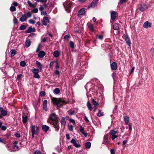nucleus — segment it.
<instances>
[{
	"label": "nucleus",
	"instance_id": "nucleus-1",
	"mask_svg": "<svg viewBox=\"0 0 154 154\" xmlns=\"http://www.w3.org/2000/svg\"><path fill=\"white\" fill-rule=\"evenodd\" d=\"M52 101L53 103L56 105L58 107H60L63 104H66V102L60 98H53Z\"/></svg>",
	"mask_w": 154,
	"mask_h": 154
},
{
	"label": "nucleus",
	"instance_id": "nucleus-2",
	"mask_svg": "<svg viewBox=\"0 0 154 154\" xmlns=\"http://www.w3.org/2000/svg\"><path fill=\"white\" fill-rule=\"evenodd\" d=\"M58 116L54 113L51 114L48 118L47 122L51 123V122H54L58 121Z\"/></svg>",
	"mask_w": 154,
	"mask_h": 154
},
{
	"label": "nucleus",
	"instance_id": "nucleus-3",
	"mask_svg": "<svg viewBox=\"0 0 154 154\" xmlns=\"http://www.w3.org/2000/svg\"><path fill=\"white\" fill-rule=\"evenodd\" d=\"M72 5L71 2L68 1H66L63 3V5L65 9L68 13H69L70 11V8Z\"/></svg>",
	"mask_w": 154,
	"mask_h": 154
},
{
	"label": "nucleus",
	"instance_id": "nucleus-4",
	"mask_svg": "<svg viewBox=\"0 0 154 154\" xmlns=\"http://www.w3.org/2000/svg\"><path fill=\"white\" fill-rule=\"evenodd\" d=\"M30 128H31L32 133H35L36 135L38 134L39 132V129L38 127L36 126L35 125H32Z\"/></svg>",
	"mask_w": 154,
	"mask_h": 154
},
{
	"label": "nucleus",
	"instance_id": "nucleus-5",
	"mask_svg": "<svg viewBox=\"0 0 154 154\" xmlns=\"http://www.w3.org/2000/svg\"><path fill=\"white\" fill-rule=\"evenodd\" d=\"M122 38L125 41L126 44L130 47L131 43V42L130 38L127 35H125L124 34L122 36Z\"/></svg>",
	"mask_w": 154,
	"mask_h": 154
},
{
	"label": "nucleus",
	"instance_id": "nucleus-6",
	"mask_svg": "<svg viewBox=\"0 0 154 154\" xmlns=\"http://www.w3.org/2000/svg\"><path fill=\"white\" fill-rule=\"evenodd\" d=\"M117 133V131L114 130H111L109 132V134L111 136V138L112 140H114L118 137V136L116 134Z\"/></svg>",
	"mask_w": 154,
	"mask_h": 154
},
{
	"label": "nucleus",
	"instance_id": "nucleus-7",
	"mask_svg": "<svg viewBox=\"0 0 154 154\" xmlns=\"http://www.w3.org/2000/svg\"><path fill=\"white\" fill-rule=\"evenodd\" d=\"M50 124L53 125V127L57 131H58L59 130L60 127L58 121L53 122H51V123Z\"/></svg>",
	"mask_w": 154,
	"mask_h": 154
},
{
	"label": "nucleus",
	"instance_id": "nucleus-8",
	"mask_svg": "<svg viewBox=\"0 0 154 154\" xmlns=\"http://www.w3.org/2000/svg\"><path fill=\"white\" fill-rule=\"evenodd\" d=\"M148 4H142L139 7V9L140 11L142 12L143 11L145 10L148 8Z\"/></svg>",
	"mask_w": 154,
	"mask_h": 154
},
{
	"label": "nucleus",
	"instance_id": "nucleus-9",
	"mask_svg": "<svg viewBox=\"0 0 154 154\" xmlns=\"http://www.w3.org/2000/svg\"><path fill=\"white\" fill-rule=\"evenodd\" d=\"M98 0H93L90 5L88 6L87 8H93L97 5Z\"/></svg>",
	"mask_w": 154,
	"mask_h": 154
},
{
	"label": "nucleus",
	"instance_id": "nucleus-10",
	"mask_svg": "<svg viewBox=\"0 0 154 154\" xmlns=\"http://www.w3.org/2000/svg\"><path fill=\"white\" fill-rule=\"evenodd\" d=\"M50 22L48 18L46 16L44 17L42 20V24L45 26L47 25V24Z\"/></svg>",
	"mask_w": 154,
	"mask_h": 154
},
{
	"label": "nucleus",
	"instance_id": "nucleus-11",
	"mask_svg": "<svg viewBox=\"0 0 154 154\" xmlns=\"http://www.w3.org/2000/svg\"><path fill=\"white\" fill-rule=\"evenodd\" d=\"M70 142L73 144L74 146L76 148H79L81 146V145L79 143V142L78 141H76V140L74 139H72Z\"/></svg>",
	"mask_w": 154,
	"mask_h": 154
},
{
	"label": "nucleus",
	"instance_id": "nucleus-12",
	"mask_svg": "<svg viewBox=\"0 0 154 154\" xmlns=\"http://www.w3.org/2000/svg\"><path fill=\"white\" fill-rule=\"evenodd\" d=\"M85 8H84L80 9L78 12V15L79 17H81L82 15L85 14Z\"/></svg>",
	"mask_w": 154,
	"mask_h": 154
},
{
	"label": "nucleus",
	"instance_id": "nucleus-13",
	"mask_svg": "<svg viewBox=\"0 0 154 154\" xmlns=\"http://www.w3.org/2000/svg\"><path fill=\"white\" fill-rule=\"evenodd\" d=\"M0 112L1 116H6L7 115V112L6 110L4 109L2 107L0 106Z\"/></svg>",
	"mask_w": 154,
	"mask_h": 154
},
{
	"label": "nucleus",
	"instance_id": "nucleus-14",
	"mask_svg": "<svg viewBox=\"0 0 154 154\" xmlns=\"http://www.w3.org/2000/svg\"><path fill=\"white\" fill-rule=\"evenodd\" d=\"M79 131H80L83 134L85 137H86L87 134L85 132V130L84 127L81 125L79 126Z\"/></svg>",
	"mask_w": 154,
	"mask_h": 154
},
{
	"label": "nucleus",
	"instance_id": "nucleus-15",
	"mask_svg": "<svg viewBox=\"0 0 154 154\" xmlns=\"http://www.w3.org/2000/svg\"><path fill=\"white\" fill-rule=\"evenodd\" d=\"M110 66L111 69L114 70H116L118 67L117 63L116 62H112Z\"/></svg>",
	"mask_w": 154,
	"mask_h": 154
},
{
	"label": "nucleus",
	"instance_id": "nucleus-16",
	"mask_svg": "<svg viewBox=\"0 0 154 154\" xmlns=\"http://www.w3.org/2000/svg\"><path fill=\"white\" fill-rule=\"evenodd\" d=\"M117 12L115 11H112L111 13V19L112 21H114L116 18Z\"/></svg>",
	"mask_w": 154,
	"mask_h": 154
},
{
	"label": "nucleus",
	"instance_id": "nucleus-17",
	"mask_svg": "<svg viewBox=\"0 0 154 154\" xmlns=\"http://www.w3.org/2000/svg\"><path fill=\"white\" fill-rule=\"evenodd\" d=\"M35 29L34 27H32L30 26L28 29L25 31L26 33H30L31 32H35Z\"/></svg>",
	"mask_w": 154,
	"mask_h": 154
},
{
	"label": "nucleus",
	"instance_id": "nucleus-18",
	"mask_svg": "<svg viewBox=\"0 0 154 154\" xmlns=\"http://www.w3.org/2000/svg\"><path fill=\"white\" fill-rule=\"evenodd\" d=\"M151 27V23H149L148 21H146L143 24V27L144 28H147L149 27Z\"/></svg>",
	"mask_w": 154,
	"mask_h": 154
},
{
	"label": "nucleus",
	"instance_id": "nucleus-19",
	"mask_svg": "<svg viewBox=\"0 0 154 154\" xmlns=\"http://www.w3.org/2000/svg\"><path fill=\"white\" fill-rule=\"evenodd\" d=\"M42 130L45 132L47 131L50 128L49 127L46 125H42Z\"/></svg>",
	"mask_w": 154,
	"mask_h": 154
},
{
	"label": "nucleus",
	"instance_id": "nucleus-20",
	"mask_svg": "<svg viewBox=\"0 0 154 154\" xmlns=\"http://www.w3.org/2000/svg\"><path fill=\"white\" fill-rule=\"evenodd\" d=\"M45 53L44 51H41L38 54V57L40 58H42L45 55Z\"/></svg>",
	"mask_w": 154,
	"mask_h": 154
},
{
	"label": "nucleus",
	"instance_id": "nucleus-21",
	"mask_svg": "<svg viewBox=\"0 0 154 154\" xmlns=\"http://www.w3.org/2000/svg\"><path fill=\"white\" fill-rule=\"evenodd\" d=\"M27 19L26 16L25 14H23L20 19V20L21 22H23L26 20Z\"/></svg>",
	"mask_w": 154,
	"mask_h": 154
},
{
	"label": "nucleus",
	"instance_id": "nucleus-22",
	"mask_svg": "<svg viewBox=\"0 0 154 154\" xmlns=\"http://www.w3.org/2000/svg\"><path fill=\"white\" fill-rule=\"evenodd\" d=\"M23 122L24 124L26 123L28 121V118L26 115H23L22 116Z\"/></svg>",
	"mask_w": 154,
	"mask_h": 154
},
{
	"label": "nucleus",
	"instance_id": "nucleus-23",
	"mask_svg": "<svg viewBox=\"0 0 154 154\" xmlns=\"http://www.w3.org/2000/svg\"><path fill=\"white\" fill-rule=\"evenodd\" d=\"M62 125L65 127L66 124V122L64 117H62L60 121Z\"/></svg>",
	"mask_w": 154,
	"mask_h": 154
},
{
	"label": "nucleus",
	"instance_id": "nucleus-24",
	"mask_svg": "<svg viewBox=\"0 0 154 154\" xmlns=\"http://www.w3.org/2000/svg\"><path fill=\"white\" fill-rule=\"evenodd\" d=\"M36 65L37 67L39 68L40 70H42L43 67L40 63L37 61L36 62Z\"/></svg>",
	"mask_w": 154,
	"mask_h": 154
},
{
	"label": "nucleus",
	"instance_id": "nucleus-25",
	"mask_svg": "<svg viewBox=\"0 0 154 154\" xmlns=\"http://www.w3.org/2000/svg\"><path fill=\"white\" fill-rule=\"evenodd\" d=\"M31 44V42L30 39H28L26 40L25 42V45L27 48L29 47L30 45Z\"/></svg>",
	"mask_w": 154,
	"mask_h": 154
},
{
	"label": "nucleus",
	"instance_id": "nucleus-26",
	"mask_svg": "<svg viewBox=\"0 0 154 154\" xmlns=\"http://www.w3.org/2000/svg\"><path fill=\"white\" fill-rule=\"evenodd\" d=\"M60 54V53L58 51H55L53 54L54 56L55 57H57Z\"/></svg>",
	"mask_w": 154,
	"mask_h": 154
},
{
	"label": "nucleus",
	"instance_id": "nucleus-27",
	"mask_svg": "<svg viewBox=\"0 0 154 154\" xmlns=\"http://www.w3.org/2000/svg\"><path fill=\"white\" fill-rule=\"evenodd\" d=\"M88 28L89 30L91 32H93L94 31V25L92 24H89L88 26Z\"/></svg>",
	"mask_w": 154,
	"mask_h": 154
},
{
	"label": "nucleus",
	"instance_id": "nucleus-28",
	"mask_svg": "<svg viewBox=\"0 0 154 154\" xmlns=\"http://www.w3.org/2000/svg\"><path fill=\"white\" fill-rule=\"evenodd\" d=\"M91 143L89 142H87L85 143V146L87 149H89L91 146Z\"/></svg>",
	"mask_w": 154,
	"mask_h": 154
},
{
	"label": "nucleus",
	"instance_id": "nucleus-29",
	"mask_svg": "<svg viewBox=\"0 0 154 154\" xmlns=\"http://www.w3.org/2000/svg\"><path fill=\"white\" fill-rule=\"evenodd\" d=\"M10 53L11 54V57H12L15 55L17 52L15 50L12 49L10 51Z\"/></svg>",
	"mask_w": 154,
	"mask_h": 154
},
{
	"label": "nucleus",
	"instance_id": "nucleus-30",
	"mask_svg": "<svg viewBox=\"0 0 154 154\" xmlns=\"http://www.w3.org/2000/svg\"><path fill=\"white\" fill-rule=\"evenodd\" d=\"M87 106L88 109L90 111H91L92 110V107L91 104L89 101H88L87 102Z\"/></svg>",
	"mask_w": 154,
	"mask_h": 154
},
{
	"label": "nucleus",
	"instance_id": "nucleus-31",
	"mask_svg": "<svg viewBox=\"0 0 154 154\" xmlns=\"http://www.w3.org/2000/svg\"><path fill=\"white\" fill-rule=\"evenodd\" d=\"M124 119L125 124H128L129 123V117L127 116H125L124 117Z\"/></svg>",
	"mask_w": 154,
	"mask_h": 154
},
{
	"label": "nucleus",
	"instance_id": "nucleus-32",
	"mask_svg": "<svg viewBox=\"0 0 154 154\" xmlns=\"http://www.w3.org/2000/svg\"><path fill=\"white\" fill-rule=\"evenodd\" d=\"M97 116L98 117H101L103 116L104 115V114L103 112H101V110L98 109V112L97 114Z\"/></svg>",
	"mask_w": 154,
	"mask_h": 154
},
{
	"label": "nucleus",
	"instance_id": "nucleus-33",
	"mask_svg": "<svg viewBox=\"0 0 154 154\" xmlns=\"http://www.w3.org/2000/svg\"><path fill=\"white\" fill-rule=\"evenodd\" d=\"M119 25L117 23H115L113 25V29L115 30H118L119 29Z\"/></svg>",
	"mask_w": 154,
	"mask_h": 154
},
{
	"label": "nucleus",
	"instance_id": "nucleus-34",
	"mask_svg": "<svg viewBox=\"0 0 154 154\" xmlns=\"http://www.w3.org/2000/svg\"><path fill=\"white\" fill-rule=\"evenodd\" d=\"M91 101L92 103L95 106H97L99 105V103L95 101V100L93 98L92 99Z\"/></svg>",
	"mask_w": 154,
	"mask_h": 154
},
{
	"label": "nucleus",
	"instance_id": "nucleus-35",
	"mask_svg": "<svg viewBox=\"0 0 154 154\" xmlns=\"http://www.w3.org/2000/svg\"><path fill=\"white\" fill-rule=\"evenodd\" d=\"M26 26L25 25H22L21 26L19 27V29L20 30H23L26 29Z\"/></svg>",
	"mask_w": 154,
	"mask_h": 154
},
{
	"label": "nucleus",
	"instance_id": "nucleus-36",
	"mask_svg": "<svg viewBox=\"0 0 154 154\" xmlns=\"http://www.w3.org/2000/svg\"><path fill=\"white\" fill-rule=\"evenodd\" d=\"M60 92V90L59 88H57L54 89V94H59Z\"/></svg>",
	"mask_w": 154,
	"mask_h": 154
},
{
	"label": "nucleus",
	"instance_id": "nucleus-37",
	"mask_svg": "<svg viewBox=\"0 0 154 154\" xmlns=\"http://www.w3.org/2000/svg\"><path fill=\"white\" fill-rule=\"evenodd\" d=\"M54 63V62L53 61H52L50 63V64H49L50 68L51 69H53V68Z\"/></svg>",
	"mask_w": 154,
	"mask_h": 154
},
{
	"label": "nucleus",
	"instance_id": "nucleus-38",
	"mask_svg": "<svg viewBox=\"0 0 154 154\" xmlns=\"http://www.w3.org/2000/svg\"><path fill=\"white\" fill-rule=\"evenodd\" d=\"M27 3L29 5L30 7H32L33 8H35V5L34 4H32L31 3V2L29 1H27Z\"/></svg>",
	"mask_w": 154,
	"mask_h": 154
},
{
	"label": "nucleus",
	"instance_id": "nucleus-39",
	"mask_svg": "<svg viewBox=\"0 0 154 154\" xmlns=\"http://www.w3.org/2000/svg\"><path fill=\"white\" fill-rule=\"evenodd\" d=\"M32 71L33 73H38L39 72L38 69H32Z\"/></svg>",
	"mask_w": 154,
	"mask_h": 154
},
{
	"label": "nucleus",
	"instance_id": "nucleus-40",
	"mask_svg": "<svg viewBox=\"0 0 154 154\" xmlns=\"http://www.w3.org/2000/svg\"><path fill=\"white\" fill-rule=\"evenodd\" d=\"M68 113L70 115H72L75 113V111L72 109H70L68 111Z\"/></svg>",
	"mask_w": 154,
	"mask_h": 154
},
{
	"label": "nucleus",
	"instance_id": "nucleus-41",
	"mask_svg": "<svg viewBox=\"0 0 154 154\" xmlns=\"http://www.w3.org/2000/svg\"><path fill=\"white\" fill-rule=\"evenodd\" d=\"M26 64V63L25 61H22L20 63V66L24 67L25 66Z\"/></svg>",
	"mask_w": 154,
	"mask_h": 154
},
{
	"label": "nucleus",
	"instance_id": "nucleus-42",
	"mask_svg": "<svg viewBox=\"0 0 154 154\" xmlns=\"http://www.w3.org/2000/svg\"><path fill=\"white\" fill-rule=\"evenodd\" d=\"M70 38V35L68 34L65 35L64 37V39L66 40H68L69 38Z\"/></svg>",
	"mask_w": 154,
	"mask_h": 154
},
{
	"label": "nucleus",
	"instance_id": "nucleus-43",
	"mask_svg": "<svg viewBox=\"0 0 154 154\" xmlns=\"http://www.w3.org/2000/svg\"><path fill=\"white\" fill-rule=\"evenodd\" d=\"M55 69H56L57 70L59 68V63L57 61H56L55 62Z\"/></svg>",
	"mask_w": 154,
	"mask_h": 154
},
{
	"label": "nucleus",
	"instance_id": "nucleus-44",
	"mask_svg": "<svg viewBox=\"0 0 154 154\" xmlns=\"http://www.w3.org/2000/svg\"><path fill=\"white\" fill-rule=\"evenodd\" d=\"M127 2V0H120L119 2V4L122 5L123 3L126 2Z\"/></svg>",
	"mask_w": 154,
	"mask_h": 154
},
{
	"label": "nucleus",
	"instance_id": "nucleus-45",
	"mask_svg": "<svg viewBox=\"0 0 154 154\" xmlns=\"http://www.w3.org/2000/svg\"><path fill=\"white\" fill-rule=\"evenodd\" d=\"M39 94L42 97L45 96L46 95L45 92L43 91H41L40 92Z\"/></svg>",
	"mask_w": 154,
	"mask_h": 154
},
{
	"label": "nucleus",
	"instance_id": "nucleus-46",
	"mask_svg": "<svg viewBox=\"0 0 154 154\" xmlns=\"http://www.w3.org/2000/svg\"><path fill=\"white\" fill-rule=\"evenodd\" d=\"M10 9L11 11L13 12L16 11V8L14 6H11L10 8Z\"/></svg>",
	"mask_w": 154,
	"mask_h": 154
},
{
	"label": "nucleus",
	"instance_id": "nucleus-47",
	"mask_svg": "<svg viewBox=\"0 0 154 154\" xmlns=\"http://www.w3.org/2000/svg\"><path fill=\"white\" fill-rule=\"evenodd\" d=\"M70 47L72 49H73L74 48V44L73 42L72 41L70 42Z\"/></svg>",
	"mask_w": 154,
	"mask_h": 154
},
{
	"label": "nucleus",
	"instance_id": "nucleus-48",
	"mask_svg": "<svg viewBox=\"0 0 154 154\" xmlns=\"http://www.w3.org/2000/svg\"><path fill=\"white\" fill-rule=\"evenodd\" d=\"M32 15V14L31 12H29L26 13V16L28 17H31Z\"/></svg>",
	"mask_w": 154,
	"mask_h": 154
},
{
	"label": "nucleus",
	"instance_id": "nucleus-49",
	"mask_svg": "<svg viewBox=\"0 0 154 154\" xmlns=\"http://www.w3.org/2000/svg\"><path fill=\"white\" fill-rule=\"evenodd\" d=\"M103 140L104 142L106 143L108 141V137L107 136H104L103 137Z\"/></svg>",
	"mask_w": 154,
	"mask_h": 154
},
{
	"label": "nucleus",
	"instance_id": "nucleus-50",
	"mask_svg": "<svg viewBox=\"0 0 154 154\" xmlns=\"http://www.w3.org/2000/svg\"><path fill=\"white\" fill-rule=\"evenodd\" d=\"M73 127L72 125H70L69 126V129L71 131H73Z\"/></svg>",
	"mask_w": 154,
	"mask_h": 154
},
{
	"label": "nucleus",
	"instance_id": "nucleus-51",
	"mask_svg": "<svg viewBox=\"0 0 154 154\" xmlns=\"http://www.w3.org/2000/svg\"><path fill=\"white\" fill-rule=\"evenodd\" d=\"M29 23L30 24H34L35 23V22L32 19H30L29 20Z\"/></svg>",
	"mask_w": 154,
	"mask_h": 154
},
{
	"label": "nucleus",
	"instance_id": "nucleus-52",
	"mask_svg": "<svg viewBox=\"0 0 154 154\" xmlns=\"http://www.w3.org/2000/svg\"><path fill=\"white\" fill-rule=\"evenodd\" d=\"M69 121L72 123L74 125H75V120L74 119H70L69 120Z\"/></svg>",
	"mask_w": 154,
	"mask_h": 154
},
{
	"label": "nucleus",
	"instance_id": "nucleus-53",
	"mask_svg": "<svg viewBox=\"0 0 154 154\" xmlns=\"http://www.w3.org/2000/svg\"><path fill=\"white\" fill-rule=\"evenodd\" d=\"M44 7L42 5H40V7L39 8V10L40 11H42L44 10Z\"/></svg>",
	"mask_w": 154,
	"mask_h": 154
},
{
	"label": "nucleus",
	"instance_id": "nucleus-54",
	"mask_svg": "<svg viewBox=\"0 0 154 154\" xmlns=\"http://www.w3.org/2000/svg\"><path fill=\"white\" fill-rule=\"evenodd\" d=\"M0 142L4 143L5 144L6 143L5 142V141L3 138L0 137Z\"/></svg>",
	"mask_w": 154,
	"mask_h": 154
},
{
	"label": "nucleus",
	"instance_id": "nucleus-55",
	"mask_svg": "<svg viewBox=\"0 0 154 154\" xmlns=\"http://www.w3.org/2000/svg\"><path fill=\"white\" fill-rule=\"evenodd\" d=\"M129 127V130L131 131L132 130V124L131 123H129L128 124Z\"/></svg>",
	"mask_w": 154,
	"mask_h": 154
},
{
	"label": "nucleus",
	"instance_id": "nucleus-56",
	"mask_svg": "<svg viewBox=\"0 0 154 154\" xmlns=\"http://www.w3.org/2000/svg\"><path fill=\"white\" fill-rule=\"evenodd\" d=\"M38 9L37 8H35L32 10V11L34 13H37L38 12Z\"/></svg>",
	"mask_w": 154,
	"mask_h": 154
},
{
	"label": "nucleus",
	"instance_id": "nucleus-57",
	"mask_svg": "<svg viewBox=\"0 0 154 154\" xmlns=\"http://www.w3.org/2000/svg\"><path fill=\"white\" fill-rule=\"evenodd\" d=\"M33 77L35 78H37V79H39L40 77V76L38 74H37L34 75Z\"/></svg>",
	"mask_w": 154,
	"mask_h": 154
},
{
	"label": "nucleus",
	"instance_id": "nucleus-58",
	"mask_svg": "<svg viewBox=\"0 0 154 154\" xmlns=\"http://www.w3.org/2000/svg\"><path fill=\"white\" fill-rule=\"evenodd\" d=\"M13 148L14 149H17L18 148V146L17 145V144H14L13 146Z\"/></svg>",
	"mask_w": 154,
	"mask_h": 154
},
{
	"label": "nucleus",
	"instance_id": "nucleus-59",
	"mask_svg": "<svg viewBox=\"0 0 154 154\" xmlns=\"http://www.w3.org/2000/svg\"><path fill=\"white\" fill-rule=\"evenodd\" d=\"M54 73L56 75H60V72L57 70L56 69L54 72Z\"/></svg>",
	"mask_w": 154,
	"mask_h": 154
},
{
	"label": "nucleus",
	"instance_id": "nucleus-60",
	"mask_svg": "<svg viewBox=\"0 0 154 154\" xmlns=\"http://www.w3.org/2000/svg\"><path fill=\"white\" fill-rule=\"evenodd\" d=\"M98 38L102 40L103 38V35H100L98 36Z\"/></svg>",
	"mask_w": 154,
	"mask_h": 154
},
{
	"label": "nucleus",
	"instance_id": "nucleus-61",
	"mask_svg": "<svg viewBox=\"0 0 154 154\" xmlns=\"http://www.w3.org/2000/svg\"><path fill=\"white\" fill-rule=\"evenodd\" d=\"M41 15H42L45 16L47 15V13L45 11H42L41 12Z\"/></svg>",
	"mask_w": 154,
	"mask_h": 154
},
{
	"label": "nucleus",
	"instance_id": "nucleus-62",
	"mask_svg": "<svg viewBox=\"0 0 154 154\" xmlns=\"http://www.w3.org/2000/svg\"><path fill=\"white\" fill-rule=\"evenodd\" d=\"M47 100H45L43 102V106L47 105Z\"/></svg>",
	"mask_w": 154,
	"mask_h": 154
},
{
	"label": "nucleus",
	"instance_id": "nucleus-63",
	"mask_svg": "<svg viewBox=\"0 0 154 154\" xmlns=\"http://www.w3.org/2000/svg\"><path fill=\"white\" fill-rule=\"evenodd\" d=\"M33 154H41V153L40 151L37 150L35 151Z\"/></svg>",
	"mask_w": 154,
	"mask_h": 154
},
{
	"label": "nucleus",
	"instance_id": "nucleus-64",
	"mask_svg": "<svg viewBox=\"0 0 154 154\" xmlns=\"http://www.w3.org/2000/svg\"><path fill=\"white\" fill-rule=\"evenodd\" d=\"M110 153L111 154H115V150L113 149H111Z\"/></svg>",
	"mask_w": 154,
	"mask_h": 154
}]
</instances>
